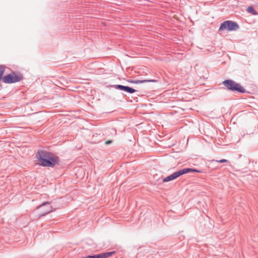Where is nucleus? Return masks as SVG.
Instances as JSON below:
<instances>
[{"label": "nucleus", "mask_w": 258, "mask_h": 258, "mask_svg": "<svg viewBox=\"0 0 258 258\" xmlns=\"http://www.w3.org/2000/svg\"><path fill=\"white\" fill-rule=\"evenodd\" d=\"M38 164L43 167L53 168L59 162V157L53 153L43 150H39L35 155Z\"/></svg>", "instance_id": "f257e3e1"}, {"label": "nucleus", "mask_w": 258, "mask_h": 258, "mask_svg": "<svg viewBox=\"0 0 258 258\" xmlns=\"http://www.w3.org/2000/svg\"><path fill=\"white\" fill-rule=\"evenodd\" d=\"M222 85L224 86V89L229 92L240 93H244L247 92L239 83L236 82L233 80H225L223 81Z\"/></svg>", "instance_id": "f03ea898"}, {"label": "nucleus", "mask_w": 258, "mask_h": 258, "mask_svg": "<svg viewBox=\"0 0 258 258\" xmlns=\"http://www.w3.org/2000/svg\"><path fill=\"white\" fill-rule=\"evenodd\" d=\"M198 172V173L201 172V171L198 170L196 169H194V168H183V169L179 170L176 172H175L173 173H172V174L166 177L165 178H164L163 179V181L164 182H168V181L174 180L182 175H183L184 174H187V173H188L190 172Z\"/></svg>", "instance_id": "7ed1b4c3"}, {"label": "nucleus", "mask_w": 258, "mask_h": 258, "mask_svg": "<svg viewBox=\"0 0 258 258\" xmlns=\"http://www.w3.org/2000/svg\"><path fill=\"white\" fill-rule=\"evenodd\" d=\"M23 75L19 73L12 71L11 73L3 77L2 81L6 84H12L18 82L22 80Z\"/></svg>", "instance_id": "20e7f679"}, {"label": "nucleus", "mask_w": 258, "mask_h": 258, "mask_svg": "<svg viewBox=\"0 0 258 258\" xmlns=\"http://www.w3.org/2000/svg\"><path fill=\"white\" fill-rule=\"evenodd\" d=\"M239 29V25L235 22L225 21L221 24L219 31L227 30L228 31H236Z\"/></svg>", "instance_id": "39448f33"}, {"label": "nucleus", "mask_w": 258, "mask_h": 258, "mask_svg": "<svg viewBox=\"0 0 258 258\" xmlns=\"http://www.w3.org/2000/svg\"><path fill=\"white\" fill-rule=\"evenodd\" d=\"M51 203V202H45L37 207V210H40L39 213V218L55 211V208H53L52 206H49Z\"/></svg>", "instance_id": "423d86ee"}, {"label": "nucleus", "mask_w": 258, "mask_h": 258, "mask_svg": "<svg viewBox=\"0 0 258 258\" xmlns=\"http://www.w3.org/2000/svg\"><path fill=\"white\" fill-rule=\"evenodd\" d=\"M110 87L113 88L117 90L123 91L124 92H126L130 93V94H133L137 91L134 88H132L128 86H123V85H111L110 86Z\"/></svg>", "instance_id": "0eeeda50"}, {"label": "nucleus", "mask_w": 258, "mask_h": 258, "mask_svg": "<svg viewBox=\"0 0 258 258\" xmlns=\"http://www.w3.org/2000/svg\"><path fill=\"white\" fill-rule=\"evenodd\" d=\"M157 81L155 80H131L129 79L127 82L132 84H141L147 82H156Z\"/></svg>", "instance_id": "6e6552de"}, {"label": "nucleus", "mask_w": 258, "mask_h": 258, "mask_svg": "<svg viewBox=\"0 0 258 258\" xmlns=\"http://www.w3.org/2000/svg\"><path fill=\"white\" fill-rule=\"evenodd\" d=\"M115 253V251H112L110 252H104L99 254V258H107L111 256Z\"/></svg>", "instance_id": "1a4fd4ad"}, {"label": "nucleus", "mask_w": 258, "mask_h": 258, "mask_svg": "<svg viewBox=\"0 0 258 258\" xmlns=\"http://www.w3.org/2000/svg\"><path fill=\"white\" fill-rule=\"evenodd\" d=\"M247 12H248L250 14H251L253 15H257V12L254 10V9L250 6V7H248L247 9Z\"/></svg>", "instance_id": "9d476101"}, {"label": "nucleus", "mask_w": 258, "mask_h": 258, "mask_svg": "<svg viewBox=\"0 0 258 258\" xmlns=\"http://www.w3.org/2000/svg\"><path fill=\"white\" fill-rule=\"evenodd\" d=\"M215 161L217 162L221 163L229 162L228 160H227L226 159H221L219 160H215Z\"/></svg>", "instance_id": "9b49d317"}, {"label": "nucleus", "mask_w": 258, "mask_h": 258, "mask_svg": "<svg viewBox=\"0 0 258 258\" xmlns=\"http://www.w3.org/2000/svg\"><path fill=\"white\" fill-rule=\"evenodd\" d=\"M112 142H113L112 140H109L106 141L105 142V144L106 145H110V144H111L112 143Z\"/></svg>", "instance_id": "f8f14e48"}]
</instances>
